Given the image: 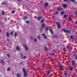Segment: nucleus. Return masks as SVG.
Wrapping results in <instances>:
<instances>
[{
    "instance_id": "f257e3e1",
    "label": "nucleus",
    "mask_w": 77,
    "mask_h": 77,
    "mask_svg": "<svg viewBox=\"0 0 77 77\" xmlns=\"http://www.w3.org/2000/svg\"><path fill=\"white\" fill-rule=\"evenodd\" d=\"M56 24L57 25L58 28L59 29H60V27H61V26L60 25V23H58L57 22H56Z\"/></svg>"
},
{
    "instance_id": "f03ea898",
    "label": "nucleus",
    "mask_w": 77,
    "mask_h": 77,
    "mask_svg": "<svg viewBox=\"0 0 77 77\" xmlns=\"http://www.w3.org/2000/svg\"><path fill=\"white\" fill-rule=\"evenodd\" d=\"M53 36L55 38H59V35L57 34H56L53 35Z\"/></svg>"
},
{
    "instance_id": "7ed1b4c3",
    "label": "nucleus",
    "mask_w": 77,
    "mask_h": 77,
    "mask_svg": "<svg viewBox=\"0 0 77 77\" xmlns=\"http://www.w3.org/2000/svg\"><path fill=\"white\" fill-rule=\"evenodd\" d=\"M63 31H64V32H65V33H68V32H69V31H68V30H65V29H63Z\"/></svg>"
},
{
    "instance_id": "20e7f679",
    "label": "nucleus",
    "mask_w": 77,
    "mask_h": 77,
    "mask_svg": "<svg viewBox=\"0 0 77 77\" xmlns=\"http://www.w3.org/2000/svg\"><path fill=\"white\" fill-rule=\"evenodd\" d=\"M16 50L19 51V50H21V48H19V46H17L16 47Z\"/></svg>"
},
{
    "instance_id": "39448f33",
    "label": "nucleus",
    "mask_w": 77,
    "mask_h": 77,
    "mask_svg": "<svg viewBox=\"0 0 77 77\" xmlns=\"http://www.w3.org/2000/svg\"><path fill=\"white\" fill-rule=\"evenodd\" d=\"M6 35L7 37H9V33L8 32H7L6 33Z\"/></svg>"
},
{
    "instance_id": "423d86ee",
    "label": "nucleus",
    "mask_w": 77,
    "mask_h": 77,
    "mask_svg": "<svg viewBox=\"0 0 77 77\" xmlns=\"http://www.w3.org/2000/svg\"><path fill=\"white\" fill-rule=\"evenodd\" d=\"M63 7L64 9L66 8L67 7V5L66 4H64L63 5Z\"/></svg>"
},
{
    "instance_id": "0eeeda50",
    "label": "nucleus",
    "mask_w": 77,
    "mask_h": 77,
    "mask_svg": "<svg viewBox=\"0 0 77 77\" xmlns=\"http://www.w3.org/2000/svg\"><path fill=\"white\" fill-rule=\"evenodd\" d=\"M48 5V3H45V7H47Z\"/></svg>"
},
{
    "instance_id": "6e6552de",
    "label": "nucleus",
    "mask_w": 77,
    "mask_h": 77,
    "mask_svg": "<svg viewBox=\"0 0 77 77\" xmlns=\"http://www.w3.org/2000/svg\"><path fill=\"white\" fill-rule=\"evenodd\" d=\"M24 46L25 47V49L26 51L28 50V48L27 47V46L26 45H24Z\"/></svg>"
},
{
    "instance_id": "1a4fd4ad",
    "label": "nucleus",
    "mask_w": 77,
    "mask_h": 77,
    "mask_svg": "<svg viewBox=\"0 0 77 77\" xmlns=\"http://www.w3.org/2000/svg\"><path fill=\"white\" fill-rule=\"evenodd\" d=\"M58 11H60L62 10V8H57Z\"/></svg>"
},
{
    "instance_id": "9d476101",
    "label": "nucleus",
    "mask_w": 77,
    "mask_h": 77,
    "mask_svg": "<svg viewBox=\"0 0 77 77\" xmlns=\"http://www.w3.org/2000/svg\"><path fill=\"white\" fill-rule=\"evenodd\" d=\"M74 57H75V59L76 60L77 59V54H74L73 55Z\"/></svg>"
},
{
    "instance_id": "9b49d317",
    "label": "nucleus",
    "mask_w": 77,
    "mask_h": 77,
    "mask_svg": "<svg viewBox=\"0 0 77 77\" xmlns=\"http://www.w3.org/2000/svg\"><path fill=\"white\" fill-rule=\"evenodd\" d=\"M24 77H26V76L27 75V72H24Z\"/></svg>"
},
{
    "instance_id": "f8f14e48",
    "label": "nucleus",
    "mask_w": 77,
    "mask_h": 77,
    "mask_svg": "<svg viewBox=\"0 0 77 77\" xmlns=\"http://www.w3.org/2000/svg\"><path fill=\"white\" fill-rule=\"evenodd\" d=\"M42 18V17H38L37 18V20L38 21H40V20H41V19Z\"/></svg>"
},
{
    "instance_id": "ddd939ff",
    "label": "nucleus",
    "mask_w": 77,
    "mask_h": 77,
    "mask_svg": "<svg viewBox=\"0 0 77 77\" xmlns=\"http://www.w3.org/2000/svg\"><path fill=\"white\" fill-rule=\"evenodd\" d=\"M16 75H17V77H20V76H21V74H19V73H17V74Z\"/></svg>"
},
{
    "instance_id": "4468645a",
    "label": "nucleus",
    "mask_w": 77,
    "mask_h": 77,
    "mask_svg": "<svg viewBox=\"0 0 77 77\" xmlns=\"http://www.w3.org/2000/svg\"><path fill=\"white\" fill-rule=\"evenodd\" d=\"M7 56H8V57H9V58H10V57H11V56L10 55V54L9 53H8L7 54Z\"/></svg>"
},
{
    "instance_id": "2eb2a0df",
    "label": "nucleus",
    "mask_w": 77,
    "mask_h": 77,
    "mask_svg": "<svg viewBox=\"0 0 77 77\" xmlns=\"http://www.w3.org/2000/svg\"><path fill=\"white\" fill-rule=\"evenodd\" d=\"M11 71V68L10 67H9L7 68V71Z\"/></svg>"
},
{
    "instance_id": "dca6fc26",
    "label": "nucleus",
    "mask_w": 77,
    "mask_h": 77,
    "mask_svg": "<svg viewBox=\"0 0 77 77\" xmlns=\"http://www.w3.org/2000/svg\"><path fill=\"white\" fill-rule=\"evenodd\" d=\"M23 72H26V70H25V69L24 68H23Z\"/></svg>"
},
{
    "instance_id": "f3484780",
    "label": "nucleus",
    "mask_w": 77,
    "mask_h": 77,
    "mask_svg": "<svg viewBox=\"0 0 77 77\" xmlns=\"http://www.w3.org/2000/svg\"><path fill=\"white\" fill-rule=\"evenodd\" d=\"M72 65L73 66H74V63H75V62L74 61H72Z\"/></svg>"
},
{
    "instance_id": "a211bd4d",
    "label": "nucleus",
    "mask_w": 77,
    "mask_h": 77,
    "mask_svg": "<svg viewBox=\"0 0 77 77\" xmlns=\"http://www.w3.org/2000/svg\"><path fill=\"white\" fill-rule=\"evenodd\" d=\"M14 36L15 38H16V37H17V32H15V33H14Z\"/></svg>"
},
{
    "instance_id": "6ab92c4d",
    "label": "nucleus",
    "mask_w": 77,
    "mask_h": 77,
    "mask_svg": "<svg viewBox=\"0 0 77 77\" xmlns=\"http://www.w3.org/2000/svg\"><path fill=\"white\" fill-rule=\"evenodd\" d=\"M23 20H26L25 19L27 18V17H26L25 16L23 17Z\"/></svg>"
},
{
    "instance_id": "aec40b11",
    "label": "nucleus",
    "mask_w": 77,
    "mask_h": 77,
    "mask_svg": "<svg viewBox=\"0 0 77 77\" xmlns=\"http://www.w3.org/2000/svg\"><path fill=\"white\" fill-rule=\"evenodd\" d=\"M2 15H5V12L4 11H3L2 12Z\"/></svg>"
},
{
    "instance_id": "412c9836",
    "label": "nucleus",
    "mask_w": 77,
    "mask_h": 77,
    "mask_svg": "<svg viewBox=\"0 0 77 77\" xmlns=\"http://www.w3.org/2000/svg\"><path fill=\"white\" fill-rule=\"evenodd\" d=\"M50 74V71L49 70H48V72L47 73V75H48Z\"/></svg>"
},
{
    "instance_id": "4be33fe9",
    "label": "nucleus",
    "mask_w": 77,
    "mask_h": 77,
    "mask_svg": "<svg viewBox=\"0 0 77 77\" xmlns=\"http://www.w3.org/2000/svg\"><path fill=\"white\" fill-rule=\"evenodd\" d=\"M45 51H47L48 50V49L47 48V47H45Z\"/></svg>"
},
{
    "instance_id": "5701e85b",
    "label": "nucleus",
    "mask_w": 77,
    "mask_h": 77,
    "mask_svg": "<svg viewBox=\"0 0 77 77\" xmlns=\"http://www.w3.org/2000/svg\"><path fill=\"white\" fill-rule=\"evenodd\" d=\"M42 28H44V24H42Z\"/></svg>"
},
{
    "instance_id": "b1692460",
    "label": "nucleus",
    "mask_w": 77,
    "mask_h": 77,
    "mask_svg": "<svg viewBox=\"0 0 77 77\" xmlns=\"http://www.w3.org/2000/svg\"><path fill=\"white\" fill-rule=\"evenodd\" d=\"M73 69V68H72V67H71L70 68V71H72Z\"/></svg>"
},
{
    "instance_id": "393cba45",
    "label": "nucleus",
    "mask_w": 77,
    "mask_h": 77,
    "mask_svg": "<svg viewBox=\"0 0 77 77\" xmlns=\"http://www.w3.org/2000/svg\"><path fill=\"white\" fill-rule=\"evenodd\" d=\"M69 19L70 20V21H72V19H71V17H69Z\"/></svg>"
},
{
    "instance_id": "a878e982",
    "label": "nucleus",
    "mask_w": 77,
    "mask_h": 77,
    "mask_svg": "<svg viewBox=\"0 0 77 77\" xmlns=\"http://www.w3.org/2000/svg\"><path fill=\"white\" fill-rule=\"evenodd\" d=\"M70 38L72 39H73V36L72 35H71L70 36Z\"/></svg>"
},
{
    "instance_id": "bb28decb",
    "label": "nucleus",
    "mask_w": 77,
    "mask_h": 77,
    "mask_svg": "<svg viewBox=\"0 0 77 77\" xmlns=\"http://www.w3.org/2000/svg\"><path fill=\"white\" fill-rule=\"evenodd\" d=\"M64 18H67V16L66 14H64Z\"/></svg>"
},
{
    "instance_id": "cd10ccee",
    "label": "nucleus",
    "mask_w": 77,
    "mask_h": 77,
    "mask_svg": "<svg viewBox=\"0 0 77 77\" xmlns=\"http://www.w3.org/2000/svg\"><path fill=\"white\" fill-rule=\"evenodd\" d=\"M46 31H48V28L47 27L45 29Z\"/></svg>"
},
{
    "instance_id": "c85d7f7f",
    "label": "nucleus",
    "mask_w": 77,
    "mask_h": 77,
    "mask_svg": "<svg viewBox=\"0 0 77 77\" xmlns=\"http://www.w3.org/2000/svg\"><path fill=\"white\" fill-rule=\"evenodd\" d=\"M67 48L68 49H69V50H70L71 49L69 48V46H67Z\"/></svg>"
},
{
    "instance_id": "c756f323",
    "label": "nucleus",
    "mask_w": 77,
    "mask_h": 77,
    "mask_svg": "<svg viewBox=\"0 0 77 77\" xmlns=\"http://www.w3.org/2000/svg\"><path fill=\"white\" fill-rule=\"evenodd\" d=\"M38 39L39 40H40V39H41V37H40V36H38Z\"/></svg>"
},
{
    "instance_id": "7c9ffc66",
    "label": "nucleus",
    "mask_w": 77,
    "mask_h": 77,
    "mask_svg": "<svg viewBox=\"0 0 77 77\" xmlns=\"http://www.w3.org/2000/svg\"><path fill=\"white\" fill-rule=\"evenodd\" d=\"M61 15H63V14H64V13H63V12L62 11L61 13Z\"/></svg>"
},
{
    "instance_id": "2f4dec72",
    "label": "nucleus",
    "mask_w": 77,
    "mask_h": 77,
    "mask_svg": "<svg viewBox=\"0 0 77 77\" xmlns=\"http://www.w3.org/2000/svg\"><path fill=\"white\" fill-rule=\"evenodd\" d=\"M44 22V20H42L41 21V23H43Z\"/></svg>"
},
{
    "instance_id": "473e14b6",
    "label": "nucleus",
    "mask_w": 77,
    "mask_h": 77,
    "mask_svg": "<svg viewBox=\"0 0 77 77\" xmlns=\"http://www.w3.org/2000/svg\"><path fill=\"white\" fill-rule=\"evenodd\" d=\"M60 69H63V68L62 67L60 66H59Z\"/></svg>"
},
{
    "instance_id": "72a5a7b5",
    "label": "nucleus",
    "mask_w": 77,
    "mask_h": 77,
    "mask_svg": "<svg viewBox=\"0 0 77 77\" xmlns=\"http://www.w3.org/2000/svg\"><path fill=\"white\" fill-rule=\"evenodd\" d=\"M7 41H11V40L9 39V38H7Z\"/></svg>"
},
{
    "instance_id": "f704fd0d",
    "label": "nucleus",
    "mask_w": 77,
    "mask_h": 77,
    "mask_svg": "<svg viewBox=\"0 0 77 77\" xmlns=\"http://www.w3.org/2000/svg\"><path fill=\"white\" fill-rule=\"evenodd\" d=\"M26 23H27V24H29V21H26Z\"/></svg>"
},
{
    "instance_id": "c9c22d12",
    "label": "nucleus",
    "mask_w": 77,
    "mask_h": 77,
    "mask_svg": "<svg viewBox=\"0 0 77 77\" xmlns=\"http://www.w3.org/2000/svg\"><path fill=\"white\" fill-rule=\"evenodd\" d=\"M70 1L72 2H75V1L74 0H70Z\"/></svg>"
},
{
    "instance_id": "e433bc0d",
    "label": "nucleus",
    "mask_w": 77,
    "mask_h": 77,
    "mask_svg": "<svg viewBox=\"0 0 77 77\" xmlns=\"http://www.w3.org/2000/svg\"><path fill=\"white\" fill-rule=\"evenodd\" d=\"M11 35H13V31L11 32Z\"/></svg>"
},
{
    "instance_id": "4c0bfd02",
    "label": "nucleus",
    "mask_w": 77,
    "mask_h": 77,
    "mask_svg": "<svg viewBox=\"0 0 77 77\" xmlns=\"http://www.w3.org/2000/svg\"><path fill=\"white\" fill-rule=\"evenodd\" d=\"M50 32H51V33H53V32H52V31H51V29H50Z\"/></svg>"
},
{
    "instance_id": "58836bf2",
    "label": "nucleus",
    "mask_w": 77,
    "mask_h": 77,
    "mask_svg": "<svg viewBox=\"0 0 77 77\" xmlns=\"http://www.w3.org/2000/svg\"><path fill=\"white\" fill-rule=\"evenodd\" d=\"M64 2H66L67 1H68L69 0H63Z\"/></svg>"
},
{
    "instance_id": "ea45409f",
    "label": "nucleus",
    "mask_w": 77,
    "mask_h": 77,
    "mask_svg": "<svg viewBox=\"0 0 77 77\" xmlns=\"http://www.w3.org/2000/svg\"><path fill=\"white\" fill-rule=\"evenodd\" d=\"M23 59H26V56H25L23 57Z\"/></svg>"
},
{
    "instance_id": "a19ab883",
    "label": "nucleus",
    "mask_w": 77,
    "mask_h": 77,
    "mask_svg": "<svg viewBox=\"0 0 77 77\" xmlns=\"http://www.w3.org/2000/svg\"><path fill=\"white\" fill-rule=\"evenodd\" d=\"M64 75H66V76L67 75V73H65Z\"/></svg>"
},
{
    "instance_id": "79ce46f5",
    "label": "nucleus",
    "mask_w": 77,
    "mask_h": 77,
    "mask_svg": "<svg viewBox=\"0 0 77 77\" xmlns=\"http://www.w3.org/2000/svg\"><path fill=\"white\" fill-rule=\"evenodd\" d=\"M1 63H3V60H2L1 61Z\"/></svg>"
},
{
    "instance_id": "37998d69",
    "label": "nucleus",
    "mask_w": 77,
    "mask_h": 77,
    "mask_svg": "<svg viewBox=\"0 0 77 77\" xmlns=\"http://www.w3.org/2000/svg\"><path fill=\"white\" fill-rule=\"evenodd\" d=\"M12 14H14V13H15V11H12Z\"/></svg>"
},
{
    "instance_id": "c03bdc74",
    "label": "nucleus",
    "mask_w": 77,
    "mask_h": 77,
    "mask_svg": "<svg viewBox=\"0 0 77 77\" xmlns=\"http://www.w3.org/2000/svg\"><path fill=\"white\" fill-rule=\"evenodd\" d=\"M44 38L45 39H46V38H47V37L46 36V35H45V37H44Z\"/></svg>"
},
{
    "instance_id": "a18cd8bd",
    "label": "nucleus",
    "mask_w": 77,
    "mask_h": 77,
    "mask_svg": "<svg viewBox=\"0 0 77 77\" xmlns=\"http://www.w3.org/2000/svg\"><path fill=\"white\" fill-rule=\"evenodd\" d=\"M42 36H45V34L44 33H43L42 34Z\"/></svg>"
},
{
    "instance_id": "49530a36",
    "label": "nucleus",
    "mask_w": 77,
    "mask_h": 77,
    "mask_svg": "<svg viewBox=\"0 0 77 77\" xmlns=\"http://www.w3.org/2000/svg\"><path fill=\"white\" fill-rule=\"evenodd\" d=\"M20 56H21V57H22L23 55H22V54H20Z\"/></svg>"
},
{
    "instance_id": "de8ad7c7",
    "label": "nucleus",
    "mask_w": 77,
    "mask_h": 77,
    "mask_svg": "<svg viewBox=\"0 0 77 77\" xmlns=\"http://www.w3.org/2000/svg\"><path fill=\"white\" fill-rule=\"evenodd\" d=\"M37 41V40L36 39V38H35V39H34V41H35V42H36Z\"/></svg>"
},
{
    "instance_id": "09e8293b",
    "label": "nucleus",
    "mask_w": 77,
    "mask_h": 77,
    "mask_svg": "<svg viewBox=\"0 0 77 77\" xmlns=\"http://www.w3.org/2000/svg\"><path fill=\"white\" fill-rule=\"evenodd\" d=\"M63 51H65V50H66V48H64L63 49Z\"/></svg>"
},
{
    "instance_id": "8fccbe9b",
    "label": "nucleus",
    "mask_w": 77,
    "mask_h": 77,
    "mask_svg": "<svg viewBox=\"0 0 77 77\" xmlns=\"http://www.w3.org/2000/svg\"><path fill=\"white\" fill-rule=\"evenodd\" d=\"M18 2H21V0H17Z\"/></svg>"
},
{
    "instance_id": "3c124183",
    "label": "nucleus",
    "mask_w": 77,
    "mask_h": 77,
    "mask_svg": "<svg viewBox=\"0 0 77 77\" xmlns=\"http://www.w3.org/2000/svg\"><path fill=\"white\" fill-rule=\"evenodd\" d=\"M56 14H57V15H58V12H57V11L56 12Z\"/></svg>"
},
{
    "instance_id": "603ef678",
    "label": "nucleus",
    "mask_w": 77,
    "mask_h": 77,
    "mask_svg": "<svg viewBox=\"0 0 77 77\" xmlns=\"http://www.w3.org/2000/svg\"><path fill=\"white\" fill-rule=\"evenodd\" d=\"M55 55V54L54 53H53L52 54V56H54Z\"/></svg>"
},
{
    "instance_id": "864d4df0",
    "label": "nucleus",
    "mask_w": 77,
    "mask_h": 77,
    "mask_svg": "<svg viewBox=\"0 0 77 77\" xmlns=\"http://www.w3.org/2000/svg\"><path fill=\"white\" fill-rule=\"evenodd\" d=\"M2 3L3 5H5V2H4Z\"/></svg>"
},
{
    "instance_id": "5fc2aeb1",
    "label": "nucleus",
    "mask_w": 77,
    "mask_h": 77,
    "mask_svg": "<svg viewBox=\"0 0 77 77\" xmlns=\"http://www.w3.org/2000/svg\"><path fill=\"white\" fill-rule=\"evenodd\" d=\"M22 64H23V63H22V62H20V65H22Z\"/></svg>"
},
{
    "instance_id": "6e6d98bb",
    "label": "nucleus",
    "mask_w": 77,
    "mask_h": 77,
    "mask_svg": "<svg viewBox=\"0 0 77 77\" xmlns=\"http://www.w3.org/2000/svg\"><path fill=\"white\" fill-rule=\"evenodd\" d=\"M75 14H77V12H75Z\"/></svg>"
},
{
    "instance_id": "4d7b16f0",
    "label": "nucleus",
    "mask_w": 77,
    "mask_h": 77,
    "mask_svg": "<svg viewBox=\"0 0 77 77\" xmlns=\"http://www.w3.org/2000/svg\"><path fill=\"white\" fill-rule=\"evenodd\" d=\"M31 39H33V37H31Z\"/></svg>"
},
{
    "instance_id": "13d9d810",
    "label": "nucleus",
    "mask_w": 77,
    "mask_h": 77,
    "mask_svg": "<svg viewBox=\"0 0 77 77\" xmlns=\"http://www.w3.org/2000/svg\"><path fill=\"white\" fill-rule=\"evenodd\" d=\"M2 65H5V63H3Z\"/></svg>"
},
{
    "instance_id": "bf43d9fd",
    "label": "nucleus",
    "mask_w": 77,
    "mask_h": 77,
    "mask_svg": "<svg viewBox=\"0 0 77 77\" xmlns=\"http://www.w3.org/2000/svg\"><path fill=\"white\" fill-rule=\"evenodd\" d=\"M1 32H2V30L0 29V33H1Z\"/></svg>"
},
{
    "instance_id": "052dcab7",
    "label": "nucleus",
    "mask_w": 77,
    "mask_h": 77,
    "mask_svg": "<svg viewBox=\"0 0 77 77\" xmlns=\"http://www.w3.org/2000/svg\"><path fill=\"white\" fill-rule=\"evenodd\" d=\"M55 49H54V50H53V51H55Z\"/></svg>"
},
{
    "instance_id": "680f3d73",
    "label": "nucleus",
    "mask_w": 77,
    "mask_h": 77,
    "mask_svg": "<svg viewBox=\"0 0 77 77\" xmlns=\"http://www.w3.org/2000/svg\"><path fill=\"white\" fill-rule=\"evenodd\" d=\"M57 47H59V45H57Z\"/></svg>"
},
{
    "instance_id": "e2e57ef3",
    "label": "nucleus",
    "mask_w": 77,
    "mask_h": 77,
    "mask_svg": "<svg viewBox=\"0 0 77 77\" xmlns=\"http://www.w3.org/2000/svg\"><path fill=\"white\" fill-rule=\"evenodd\" d=\"M5 21H7V20H6V19H5Z\"/></svg>"
},
{
    "instance_id": "0e129e2a",
    "label": "nucleus",
    "mask_w": 77,
    "mask_h": 77,
    "mask_svg": "<svg viewBox=\"0 0 77 77\" xmlns=\"http://www.w3.org/2000/svg\"><path fill=\"white\" fill-rule=\"evenodd\" d=\"M14 52H16V51H14Z\"/></svg>"
},
{
    "instance_id": "69168bd1",
    "label": "nucleus",
    "mask_w": 77,
    "mask_h": 77,
    "mask_svg": "<svg viewBox=\"0 0 77 77\" xmlns=\"http://www.w3.org/2000/svg\"><path fill=\"white\" fill-rule=\"evenodd\" d=\"M7 63H9V61H7Z\"/></svg>"
},
{
    "instance_id": "338daca9",
    "label": "nucleus",
    "mask_w": 77,
    "mask_h": 77,
    "mask_svg": "<svg viewBox=\"0 0 77 77\" xmlns=\"http://www.w3.org/2000/svg\"><path fill=\"white\" fill-rule=\"evenodd\" d=\"M76 24L77 25V22H76Z\"/></svg>"
},
{
    "instance_id": "774afa93",
    "label": "nucleus",
    "mask_w": 77,
    "mask_h": 77,
    "mask_svg": "<svg viewBox=\"0 0 77 77\" xmlns=\"http://www.w3.org/2000/svg\"><path fill=\"white\" fill-rule=\"evenodd\" d=\"M66 77H68V76H66Z\"/></svg>"
}]
</instances>
